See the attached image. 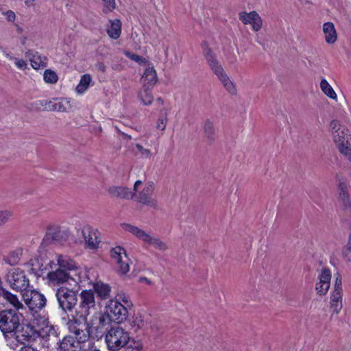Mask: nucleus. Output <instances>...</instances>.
Instances as JSON below:
<instances>
[{
    "instance_id": "f257e3e1",
    "label": "nucleus",
    "mask_w": 351,
    "mask_h": 351,
    "mask_svg": "<svg viewBox=\"0 0 351 351\" xmlns=\"http://www.w3.org/2000/svg\"><path fill=\"white\" fill-rule=\"evenodd\" d=\"M110 351H142L141 343L130 338L128 331L119 326H110L105 336Z\"/></svg>"
},
{
    "instance_id": "f03ea898",
    "label": "nucleus",
    "mask_w": 351,
    "mask_h": 351,
    "mask_svg": "<svg viewBox=\"0 0 351 351\" xmlns=\"http://www.w3.org/2000/svg\"><path fill=\"white\" fill-rule=\"evenodd\" d=\"M22 315L16 310L6 309L0 312V330L3 332L7 345L13 350L17 348V343H12L11 335L18 328H21Z\"/></svg>"
},
{
    "instance_id": "7ed1b4c3",
    "label": "nucleus",
    "mask_w": 351,
    "mask_h": 351,
    "mask_svg": "<svg viewBox=\"0 0 351 351\" xmlns=\"http://www.w3.org/2000/svg\"><path fill=\"white\" fill-rule=\"evenodd\" d=\"M78 291L79 284L76 286H61L57 289L56 298L59 308H61L63 312L67 313L73 311L77 303Z\"/></svg>"
},
{
    "instance_id": "20e7f679",
    "label": "nucleus",
    "mask_w": 351,
    "mask_h": 351,
    "mask_svg": "<svg viewBox=\"0 0 351 351\" xmlns=\"http://www.w3.org/2000/svg\"><path fill=\"white\" fill-rule=\"evenodd\" d=\"M68 330L73 335L74 339L77 343L87 342L90 338L87 317L80 315L73 316L67 322Z\"/></svg>"
},
{
    "instance_id": "39448f33",
    "label": "nucleus",
    "mask_w": 351,
    "mask_h": 351,
    "mask_svg": "<svg viewBox=\"0 0 351 351\" xmlns=\"http://www.w3.org/2000/svg\"><path fill=\"white\" fill-rule=\"evenodd\" d=\"M47 279L49 284L53 286H60L64 284L69 286H76L82 280L81 276L71 274L60 268L49 271L47 275Z\"/></svg>"
},
{
    "instance_id": "423d86ee",
    "label": "nucleus",
    "mask_w": 351,
    "mask_h": 351,
    "mask_svg": "<svg viewBox=\"0 0 351 351\" xmlns=\"http://www.w3.org/2000/svg\"><path fill=\"white\" fill-rule=\"evenodd\" d=\"M337 204L344 220L349 221L351 219V197L348 185L344 181H339L337 185Z\"/></svg>"
},
{
    "instance_id": "0eeeda50",
    "label": "nucleus",
    "mask_w": 351,
    "mask_h": 351,
    "mask_svg": "<svg viewBox=\"0 0 351 351\" xmlns=\"http://www.w3.org/2000/svg\"><path fill=\"white\" fill-rule=\"evenodd\" d=\"M110 322L109 319L106 315L99 314V315L93 316L88 322L90 338L99 341L105 337L110 328Z\"/></svg>"
},
{
    "instance_id": "6e6552de",
    "label": "nucleus",
    "mask_w": 351,
    "mask_h": 351,
    "mask_svg": "<svg viewBox=\"0 0 351 351\" xmlns=\"http://www.w3.org/2000/svg\"><path fill=\"white\" fill-rule=\"evenodd\" d=\"M6 281L12 289L17 291H25L29 285L25 271L20 268L10 269L6 274Z\"/></svg>"
},
{
    "instance_id": "1a4fd4ad",
    "label": "nucleus",
    "mask_w": 351,
    "mask_h": 351,
    "mask_svg": "<svg viewBox=\"0 0 351 351\" xmlns=\"http://www.w3.org/2000/svg\"><path fill=\"white\" fill-rule=\"evenodd\" d=\"M109 321L121 323L125 321L128 317V308L122 304L118 299L111 300L106 306L105 314Z\"/></svg>"
},
{
    "instance_id": "9d476101",
    "label": "nucleus",
    "mask_w": 351,
    "mask_h": 351,
    "mask_svg": "<svg viewBox=\"0 0 351 351\" xmlns=\"http://www.w3.org/2000/svg\"><path fill=\"white\" fill-rule=\"evenodd\" d=\"M154 189L155 186L153 182H148L146 183L143 190L136 195V202L143 205H146L154 210H160L158 200L152 197Z\"/></svg>"
},
{
    "instance_id": "9b49d317",
    "label": "nucleus",
    "mask_w": 351,
    "mask_h": 351,
    "mask_svg": "<svg viewBox=\"0 0 351 351\" xmlns=\"http://www.w3.org/2000/svg\"><path fill=\"white\" fill-rule=\"evenodd\" d=\"M23 300L32 311L43 309L46 306L47 299L45 295L36 290H26L23 293Z\"/></svg>"
},
{
    "instance_id": "f8f14e48",
    "label": "nucleus",
    "mask_w": 351,
    "mask_h": 351,
    "mask_svg": "<svg viewBox=\"0 0 351 351\" xmlns=\"http://www.w3.org/2000/svg\"><path fill=\"white\" fill-rule=\"evenodd\" d=\"M80 304L77 315L85 318L90 314V310L95 306V293L93 290H83L80 294Z\"/></svg>"
},
{
    "instance_id": "ddd939ff",
    "label": "nucleus",
    "mask_w": 351,
    "mask_h": 351,
    "mask_svg": "<svg viewBox=\"0 0 351 351\" xmlns=\"http://www.w3.org/2000/svg\"><path fill=\"white\" fill-rule=\"evenodd\" d=\"M110 255L117 265L119 274H126L129 271V258L124 248L116 246L110 250Z\"/></svg>"
},
{
    "instance_id": "4468645a",
    "label": "nucleus",
    "mask_w": 351,
    "mask_h": 351,
    "mask_svg": "<svg viewBox=\"0 0 351 351\" xmlns=\"http://www.w3.org/2000/svg\"><path fill=\"white\" fill-rule=\"evenodd\" d=\"M202 47L203 49V55L213 72L217 76L224 72L222 66L219 63L213 50L208 47L207 43L204 42L202 44Z\"/></svg>"
},
{
    "instance_id": "2eb2a0df",
    "label": "nucleus",
    "mask_w": 351,
    "mask_h": 351,
    "mask_svg": "<svg viewBox=\"0 0 351 351\" xmlns=\"http://www.w3.org/2000/svg\"><path fill=\"white\" fill-rule=\"evenodd\" d=\"M202 47L203 49V55L213 72L217 76L224 72L222 66L219 63L213 50L208 47L207 43L204 42L202 44Z\"/></svg>"
},
{
    "instance_id": "dca6fc26",
    "label": "nucleus",
    "mask_w": 351,
    "mask_h": 351,
    "mask_svg": "<svg viewBox=\"0 0 351 351\" xmlns=\"http://www.w3.org/2000/svg\"><path fill=\"white\" fill-rule=\"evenodd\" d=\"M58 268L66 271L73 274L81 275L82 269L69 256L58 254H56Z\"/></svg>"
},
{
    "instance_id": "f3484780",
    "label": "nucleus",
    "mask_w": 351,
    "mask_h": 351,
    "mask_svg": "<svg viewBox=\"0 0 351 351\" xmlns=\"http://www.w3.org/2000/svg\"><path fill=\"white\" fill-rule=\"evenodd\" d=\"M142 184L141 180H137L134 185V191L125 186H112L108 189V193L113 197L130 199L136 195L138 186Z\"/></svg>"
},
{
    "instance_id": "a211bd4d",
    "label": "nucleus",
    "mask_w": 351,
    "mask_h": 351,
    "mask_svg": "<svg viewBox=\"0 0 351 351\" xmlns=\"http://www.w3.org/2000/svg\"><path fill=\"white\" fill-rule=\"evenodd\" d=\"M239 19L244 25H251L254 32H258L262 28L263 20L256 11L249 13L241 12L239 14Z\"/></svg>"
},
{
    "instance_id": "6ab92c4d",
    "label": "nucleus",
    "mask_w": 351,
    "mask_h": 351,
    "mask_svg": "<svg viewBox=\"0 0 351 351\" xmlns=\"http://www.w3.org/2000/svg\"><path fill=\"white\" fill-rule=\"evenodd\" d=\"M336 146L339 152L343 155L348 160L351 161V136L348 133L341 136L339 132L335 134V141Z\"/></svg>"
},
{
    "instance_id": "aec40b11",
    "label": "nucleus",
    "mask_w": 351,
    "mask_h": 351,
    "mask_svg": "<svg viewBox=\"0 0 351 351\" xmlns=\"http://www.w3.org/2000/svg\"><path fill=\"white\" fill-rule=\"evenodd\" d=\"M99 232L90 226H85L82 229V235L85 244L90 250L96 249L100 243Z\"/></svg>"
},
{
    "instance_id": "412c9836",
    "label": "nucleus",
    "mask_w": 351,
    "mask_h": 351,
    "mask_svg": "<svg viewBox=\"0 0 351 351\" xmlns=\"http://www.w3.org/2000/svg\"><path fill=\"white\" fill-rule=\"evenodd\" d=\"M319 282L316 284L315 289L320 295H325L329 288L331 280V273L329 269L323 268L318 276Z\"/></svg>"
},
{
    "instance_id": "4be33fe9",
    "label": "nucleus",
    "mask_w": 351,
    "mask_h": 351,
    "mask_svg": "<svg viewBox=\"0 0 351 351\" xmlns=\"http://www.w3.org/2000/svg\"><path fill=\"white\" fill-rule=\"evenodd\" d=\"M10 337L11 341L10 342L17 343V346L19 343L25 344L26 342H29L32 337V328L29 327L25 328L21 326V328H18L16 331H14Z\"/></svg>"
},
{
    "instance_id": "5701e85b",
    "label": "nucleus",
    "mask_w": 351,
    "mask_h": 351,
    "mask_svg": "<svg viewBox=\"0 0 351 351\" xmlns=\"http://www.w3.org/2000/svg\"><path fill=\"white\" fill-rule=\"evenodd\" d=\"M66 233L58 226H51L47 228L45 240L54 242H62L66 240Z\"/></svg>"
},
{
    "instance_id": "b1692460",
    "label": "nucleus",
    "mask_w": 351,
    "mask_h": 351,
    "mask_svg": "<svg viewBox=\"0 0 351 351\" xmlns=\"http://www.w3.org/2000/svg\"><path fill=\"white\" fill-rule=\"evenodd\" d=\"M75 340L74 337L71 335H65L62 339H60L56 345V351H75L73 350L75 348Z\"/></svg>"
},
{
    "instance_id": "393cba45",
    "label": "nucleus",
    "mask_w": 351,
    "mask_h": 351,
    "mask_svg": "<svg viewBox=\"0 0 351 351\" xmlns=\"http://www.w3.org/2000/svg\"><path fill=\"white\" fill-rule=\"evenodd\" d=\"M25 58H29L34 69H38L40 67H45L47 64V58L41 56L38 52L28 50L25 52Z\"/></svg>"
},
{
    "instance_id": "a878e982",
    "label": "nucleus",
    "mask_w": 351,
    "mask_h": 351,
    "mask_svg": "<svg viewBox=\"0 0 351 351\" xmlns=\"http://www.w3.org/2000/svg\"><path fill=\"white\" fill-rule=\"evenodd\" d=\"M343 292L332 291L330 298V309L332 314L338 315L343 308Z\"/></svg>"
},
{
    "instance_id": "bb28decb",
    "label": "nucleus",
    "mask_w": 351,
    "mask_h": 351,
    "mask_svg": "<svg viewBox=\"0 0 351 351\" xmlns=\"http://www.w3.org/2000/svg\"><path fill=\"white\" fill-rule=\"evenodd\" d=\"M158 78L156 71L153 67L145 69L141 77L143 86H149L152 88L157 82Z\"/></svg>"
},
{
    "instance_id": "cd10ccee",
    "label": "nucleus",
    "mask_w": 351,
    "mask_h": 351,
    "mask_svg": "<svg viewBox=\"0 0 351 351\" xmlns=\"http://www.w3.org/2000/svg\"><path fill=\"white\" fill-rule=\"evenodd\" d=\"M110 25L107 27L108 35L112 39H118L121 34L122 24L119 19L110 20Z\"/></svg>"
},
{
    "instance_id": "c85d7f7f",
    "label": "nucleus",
    "mask_w": 351,
    "mask_h": 351,
    "mask_svg": "<svg viewBox=\"0 0 351 351\" xmlns=\"http://www.w3.org/2000/svg\"><path fill=\"white\" fill-rule=\"evenodd\" d=\"M323 32L327 43L333 44L336 42L337 39V34L332 23H325L323 25Z\"/></svg>"
},
{
    "instance_id": "c756f323",
    "label": "nucleus",
    "mask_w": 351,
    "mask_h": 351,
    "mask_svg": "<svg viewBox=\"0 0 351 351\" xmlns=\"http://www.w3.org/2000/svg\"><path fill=\"white\" fill-rule=\"evenodd\" d=\"M203 131L206 141L211 144L216 138V132L214 127V123L210 119H206L203 125Z\"/></svg>"
},
{
    "instance_id": "7c9ffc66",
    "label": "nucleus",
    "mask_w": 351,
    "mask_h": 351,
    "mask_svg": "<svg viewBox=\"0 0 351 351\" xmlns=\"http://www.w3.org/2000/svg\"><path fill=\"white\" fill-rule=\"evenodd\" d=\"M121 226L125 230L132 233L133 235L136 236L138 239L143 241L144 242L147 241L149 236V234L146 233L143 230L132 224L122 223Z\"/></svg>"
},
{
    "instance_id": "2f4dec72",
    "label": "nucleus",
    "mask_w": 351,
    "mask_h": 351,
    "mask_svg": "<svg viewBox=\"0 0 351 351\" xmlns=\"http://www.w3.org/2000/svg\"><path fill=\"white\" fill-rule=\"evenodd\" d=\"M94 293L95 292L99 298L101 300L107 299L111 291L110 287L101 282L93 284Z\"/></svg>"
},
{
    "instance_id": "473e14b6",
    "label": "nucleus",
    "mask_w": 351,
    "mask_h": 351,
    "mask_svg": "<svg viewBox=\"0 0 351 351\" xmlns=\"http://www.w3.org/2000/svg\"><path fill=\"white\" fill-rule=\"evenodd\" d=\"M0 297H3V298L8 302L10 304H12L16 311L23 308V304L19 300L17 296L5 290V289H3V290L1 291Z\"/></svg>"
},
{
    "instance_id": "72a5a7b5",
    "label": "nucleus",
    "mask_w": 351,
    "mask_h": 351,
    "mask_svg": "<svg viewBox=\"0 0 351 351\" xmlns=\"http://www.w3.org/2000/svg\"><path fill=\"white\" fill-rule=\"evenodd\" d=\"M218 79L221 81L224 88L232 95H235L237 89L233 82L230 80L229 77L224 72L217 75Z\"/></svg>"
},
{
    "instance_id": "f704fd0d",
    "label": "nucleus",
    "mask_w": 351,
    "mask_h": 351,
    "mask_svg": "<svg viewBox=\"0 0 351 351\" xmlns=\"http://www.w3.org/2000/svg\"><path fill=\"white\" fill-rule=\"evenodd\" d=\"M138 97L145 105H151L154 100V97L152 95V88L143 86V89L139 92Z\"/></svg>"
},
{
    "instance_id": "c9c22d12",
    "label": "nucleus",
    "mask_w": 351,
    "mask_h": 351,
    "mask_svg": "<svg viewBox=\"0 0 351 351\" xmlns=\"http://www.w3.org/2000/svg\"><path fill=\"white\" fill-rule=\"evenodd\" d=\"M91 82V77L89 74H84L81 77L80 83L76 86L75 90L79 94L84 93L88 88Z\"/></svg>"
},
{
    "instance_id": "e433bc0d",
    "label": "nucleus",
    "mask_w": 351,
    "mask_h": 351,
    "mask_svg": "<svg viewBox=\"0 0 351 351\" xmlns=\"http://www.w3.org/2000/svg\"><path fill=\"white\" fill-rule=\"evenodd\" d=\"M320 88L326 96L330 99H337L336 93L326 79H322L321 80Z\"/></svg>"
},
{
    "instance_id": "4c0bfd02",
    "label": "nucleus",
    "mask_w": 351,
    "mask_h": 351,
    "mask_svg": "<svg viewBox=\"0 0 351 351\" xmlns=\"http://www.w3.org/2000/svg\"><path fill=\"white\" fill-rule=\"evenodd\" d=\"M330 128L332 130V133L333 135V139L335 140V136L336 134L339 132V135L344 136L348 134V130L340 124V122L337 120H332L330 122Z\"/></svg>"
},
{
    "instance_id": "58836bf2",
    "label": "nucleus",
    "mask_w": 351,
    "mask_h": 351,
    "mask_svg": "<svg viewBox=\"0 0 351 351\" xmlns=\"http://www.w3.org/2000/svg\"><path fill=\"white\" fill-rule=\"evenodd\" d=\"M145 242L152 245L155 248L160 251H166L168 249V246L165 242L161 241L159 238L152 237L150 235Z\"/></svg>"
},
{
    "instance_id": "ea45409f",
    "label": "nucleus",
    "mask_w": 351,
    "mask_h": 351,
    "mask_svg": "<svg viewBox=\"0 0 351 351\" xmlns=\"http://www.w3.org/2000/svg\"><path fill=\"white\" fill-rule=\"evenodd\" d=\"M19 260V254L16 252H12L8 256L3 257V261L11 266L18 264Z\"/></svg>"
},
{
    "instance_id": "a19ab883",
    "label": "nucleus",
    "mask_w": 351,
    "mask_h": 351,
    "mask_svg": "<svg viewBox=\"0 0 351 351\" xmlns=\"http://www.w3.org/2000/svg\"><path fill=\"white\" fill-rule=\"evenodd\" d=\"M123 53L130 60L138 63L139 64H145L147 63V60L142 56L133 53L129 51L124 50Z\"/></svg>"
},
{
    "instance_id": "79ce46f5",
    "label": "nucleus",
    "mask_w": 351,
    "mask_h": 351,
    "mask_svg": "<svg viewBox=\"0 0 351 351\" xmlns=\"http://www.w3.org/2000/svg\"><path fill=\"white\" fill-rule=\"evenodd\" d=\"M57 74L52 70L47 69L44 73V80L45 82L55 84L58 81Z\"/></svg>"
},
{
    "instance_id": "37998d69",
    "label": "nucleus",
    "mask_w": 351,
    "mask_h": 351,
    "mask_svg": "<svg viewBox=\"0 0 351 351\" xmlns=\"http://www.w3.org/2000/svg\"><path fill=\"white\" fill-rule=\"evenodd\" d=\"M13 213L10 210H0V227L5 225L12 217Z\"/></svg>"
},
{
    "instance_id": "c03bdc74",
    "label": "nucleus",
    "mask_w": 351,
    "mask_h": 351,
    "mask_svg": "<svg viewBox=\"0 0 351 351\" xmlns=\"http://www.w3.org/2000/svg\"><path fill=\"white\" fill-rule=\"evenodd\" d=\"M343 257L345 261L351 262V234L349 236L346 245L343 250Z\"/></svg>"
},
{
    "instance_id": "a18cd8bd",
    "label": "nucleus",
    "mask_w": 351,
    "mask_h": 351,
    "mask_svg": "<svg viewBox=\"0 0 351 351\" xmlns=\"http://www.w3.org/2000/svg\"><path fill=\"white\" fill-rule=\"evenodd\" d=\"M132 327H136V330L142 328L145 326L143 317L141 315H137L134 317L132 322Z\"/></svg>"
},
{
    "instance_id": "49530a36",
    "label": "nucleus",
    "mask_w": 351,
    "mask_h": 351,
    "mask_svg": "<svg viewBox=\"0 0 351 351\" xmlns=\"http://www.w3.org/2000/svg\"><path fill=\"white\" fill-rule=\"evenodd\" d=\"M104 3V8L103 9V12L104 13H108V12H112L116 7L115 0H102Z\"/></svg>"
},
{
    "instance_id": "de8ad7c7",
    "label": "nucleus",
    "mask_w": 351,
    "mask_h": 351,
    "mask_svg": "<svg viewBox=\"0 0 351 351\" xmlns=\"http://www.w3.org/2000/svg\"><path fill=\"white\" fill-rule=\"evenodd\" d=\"M50 110L52 111L64 112L66 111V108L62 102H57L51 104Z\"/></svg>"
},
{
    "instance_id": "09e8293b",
    "label": "nucleus",
    "mask_w": 351,
    "mask_h": 351,
    "mask_svg": "<svg viewBox=\"0 0 351 351\" xmlns=\"http://www.w3.org/2000/svg\"><path fill=\"white\" fill-rule=\"evenodd\" d=\"M167 123V113L165 112L163 116H160L157 121L156 128L161 130H165Z\"/></svg>"
},
{
    "instance_id": "8fccbe9b",
    "label": "nucleus",
    "mask_w": 351,
    "mask_h": 351,
    "mask_svg": "<svg viewBox=\"0 0 351 351\" xmlns=\"http://www.w3.org/2000/svg\"><path fill=\"white\" fill-rule=\"evenodd\" d=\"M136 147L140 152L143 157L149 158L152 156L151 151L148 149L144 148L141 145L136 144Z\"/></svg>"
},
{
    "instance_id": "3c124183",
    "label": "nucleus",
    "mask_w": 351,
    "mask_h": 351,
    "mask_svg": "<svg viewBox=\"0 0 351 351\" xmlns=\"http://www.w3.org/2000/svg\"><path fill=\"white\" fill-rule=\"evenodd\" d=\"M119 298V301L121 300L125 305L127 308L131 307L132 306V304L130 300V298L128 295H127L125 293H120L117 295Z\"/></svg>"
},
{
    "instance_id": "603ef678",
    "label": "nucleus",
    "mask_w": 351,
    "mask_h": 351,
    "mask_svg": "<svg viewBox=\"0 0 351 351\" xmlns=\"http://www.w3.org/2000/svg\"><path fill=\"white\" fill-rule=\"evenodd\" d=\"M332 291L343 292L341 278L339 275L335 279Z\"/></svg>"
},
{
    "instance_id": "864d4df0",
    "label": "nucleus",
    "mask_w": 351,
    "mask_h": 351,
    "mask_svg": "<svg viewBox=\"0 0 351 351\" xmlns=\"http://www.w3.org/2000/svg\"><path fill=\"white\" fill-rule=\"evenodd\" d=\"M15 64L18 68L21 69H25L27 68V63L23 60H19L18 58H15Z\"/></svg>"
},
{
    "instance_id": "5fc2aeb1",
    "label": "nucleus",
    "mask_w": 351,
    "mask_h": 351,
    "mask_svg": "<svg viewBox=\"0 0 351 351\" xmlns=\"http://www.w3.org/2000/svg\"><path fill=\"white\" fill-rule=\"evenodd\" d=\"M5 16H6V19L8 21L10 22H12L15 20V14L14 12H12V10H8L6 13H5Z\"/></svg>"
},
{
    "instance_id": "6e6d98bb",
    "label": "nucleus",
    "mask_w": 351,
    "mask_h": 351,
    "mask_svg": "<svg viewBox=\"0 0 351 351\" xmlns=\"http://www.w3.org/2000/svg\"><path fill=\"white\" fill-rule=\"evenodd\" d=\"M32 267L31 268V270L32 271V272L38 277H40L42 274H43V269H41L40 267H39L38 269H36V267H34V264L32 263Z\"/></svg>"
},
{
    "instance_id": "4d7b16f0",
    "label": "nucleus",
    "mask_w": 351,
    "mask_h": 351,
    "mask_svg": "<svg viewBox=\"0 0 351 351\" xmlns=\"http://www.w3.org/2000/svg\"><path fill=\"white\" fill-rule=\"evenodd\" d=\"M96 68L98 71L104 73L106 72V65L103 62H97L96 64Z\"/></svg>"
},
{
    "instance_id": "13d9d810",
    "label": "nucleus",
    "mask_w": 351,
    "mask_h": 351,
    "mask_svg": "<svg viewBox=\"0 0 351 351\" xmlns=\"http://www.w3.org/2000/svg\"><path fill=\"white\" fill-rule=\"evenodd\" d=\"M117 131L119 132L124 138H127L128 139H132V136L130 135H128V134L125 133L124 132L121 131L118 126L115 127Z\"/></svg>"
},
{
    "instance_id": "bf43d9fd",
    "label": "nucleus",
    "mask_w": 351,
    "mask_h": 351,
    "mask_svg": "<svg viewBox=\"0 0 351 351\" xmlns=\"http://www.w3.org/2000/svg\"><path fill=\"white\" fill-rule=\"evenodd\" d=\"M139 281L140 282H146L148 284H151L150 280L149 279H147V278H145V277L140 278Z\"/></svg>"
},
{
    "instance_id": "052dcab7",
    "label": "nucleus",
    "mask_w": 351,
    "mask_h": 351,
    "mask_svg": "<svg viewBox=\"0 0 351 351\" xmlns=\"http://www.w3.org/2000/svg\"><path fill=\"white\" fill-rule=\"evenodd\" d=\"M3 51L7 58H10V60H15L16 58L11 56L9 53H6L5 51H4V50Z\"/></svg>"
},
{
    "instance_id": "680f3d73",
    "label": "nucleus",
    "mask_w": 351,
    "mask_h": 351,
    "mask_svg": "<svg viewBox=\"0 0 351 351\" xmlns=\"http://www.w3.org/2000/svg\"><path fill=\"white\" fill-rule=\"evenodd\" d=\"M35 0H25V4L28 6L31 5Z\"/></svg>"
},
{
    "instance_id": "e2e57ef3",
    "label": "nucleus",
    "mask_w": 351,
    "mask_h": 351,
    "mask_svg": "<svg viewBox=\"0 0 351 351\" xmlns=\"http://www.w3.org/2000/svg\"><path fill=\"white\" fill-rule=\"evenodd\" d=\"M157 101L160 102L162 104H163V100L161 99V97H158V98L157 99Z\"/></svg>"
},
{
    "instance_id": "0e129e2a",
    "label": "nucleus",
    "mask_w": 351,
    "mask_h": 351,
    "mask_svg": "<svg viewBox=\"0 0 351 351\" xmlns=\"http://www.w3.org/2000/svg\"><path fill=\"white\" fill-rule=\"evenodd\" d=\"M17 31H18V32L21 33V32H22L23 29L21 27L18 26Z\"/></svg>"
},
{
    "instance_id": "69168bd1",
    "label": "nucleus",
    "mask_w": 351,
    "mask_h": 351,
    "mask_svg": "<svg viewBox=\"0 0 351 351\" xmlns=\"http://www.w3.org/2000/svg\"><path fill=\"white\" fill-rule=\"evenodd\" d=\"M43 323H45V322H46V321H47V319H46L45 317H43Z\"/></svg>"
},
{
    "instance_id": "338daca9",
    "label": "nucleus",
    "mask_w": 351,
    "mask_h": 351,
    "mask_svg": "<svg viewBox=\"0 0 351 351\" xmlns=\"http://www.w3.org/2000/svg\"><path fill=\"white\" fill-rule=\"evenodd\" d=\"M90 351H99V350H97V349H94V350H90Z\"/></svg>"
},
{
    "instance_id": "774afa93",
    "label": "nucleus",
    "mask_w": 351,
    "mask_h": 351,
    "mask_svg": "<svg viewBox=\"0 0 351 351\" xmlns=\"http://www.w3.org/2000/svg\"><path fill=\"white\" fill-rule=\"evenodd\" d=\"M0 49H1V47H0Z\"/></svg>"
}]
</instances>
